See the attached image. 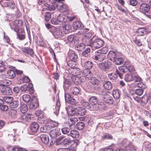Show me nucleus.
Returning <instances> with one entry per match:
<instances>
[{
    "label": "nucleus",
    "mask_w": 151,
    "mask_h": 151,
    "mask_svg": "<svg viewBox=\"0 0 151 151\" xmlns=\"http://www.w3.org/2000/svg\"><path fill=\"white\" fill-rule=\"evenodd\" d=\"M61 143H62V144L64 145L66 147L70 146L71 148H76L78 145L77 140H73L69 137L64 139Z\"/></svg>",
    "instance_id": "obj_1"
},
{
    "label": "nucleus",
    "mask_w": 151,
    "mask_h": 151,
    "mask_svg": "<svg viewBox=\"0 0 151 151\" xmlns=\"http://www.w3.org/2000/svg\"><path fill=\"white\" fill-rule=\"evenodd\" d=\"M63 0H58L56 5V7L61 12H64L68 10V7L61 2Z\"/></svg>",
    "instance_id": "obj_2"
},
{
    "label": "nucleus",
    "mask_w": 151,
    "mask_h": 151,
    "mask_svg": "<svg viewBox=\"0 0 151 151\" xmlns=\"http://www.w3.org/2000/svg\"><path fill=\"white\" fill-rule=\"evenodd\" d=\"M119 70H116V72L121 78H122L123 73L128 70L127 66L123 65L119 67Z\"/></svg>",
    "instance_id": "obj_3"
},
{
    "label": "nucleus",
    "mask_w": 151,
    "mask_h": 151,
    "mask_svg": "<svg viewBox=\"0 0 151 151\" xmlns=\"http://www.w3.org/2000/svg\"><path fill=\"white\" fill-rule=\"evenodd\" d=\"M104 44V42L100 39H97L94 40L92 45L96 49L99 48L102 46Z\"/></svg>",
    "instance_id": "obj_4"
},
{
    "label": "nucleus",
    "mask_w": 151,
    "mask_h": 151,
    "mask_svg": "<svg viewBox=\"0 0 151 151\" xmlns=\"http://www.w3.org/2000/svg\"><path fill=\"white\" fill-rule=\"evenodd\" d=\"M0 90L3 94L5 95H10L12 93L11 89L8 86H0Z\"/></svg>",
    "instance_id": "obj_5"
},
{
    "label": "nucleus",
    "mask_w": 151,
    "mask_h": 151,
    "mask_svg": "<svg viewBox=\"0 0 151 151\" xmlns=\"http://www.w3.org/2000/svg\"><path fill=\"white\" fill-rule=\"evenodd\" d=\"M99 66L102 70L106 71L109 68L110 65L109 62L107 61L99 63Z\"/></svg>",
    "instance_id": "obj_6"
},
{
    "label": "nucleus",
    "mask_w": 151,
    "mask_h": 151,
    "mask_svg": "<svg viewBox=\"0 0 151 151\" xmlns=\"http://www.w3.org/2000/svg\"><path fill=\"white\" fill-rule=\"evenodd\" d=\"M96 110L104 111L108 108L107 106L103 102H99L97 105Z\"/></svg>",
    "instance_id": "obj_7"
},
{
    "label": "nucleus",
    "mask_w": 151,
    "mask_h": 151,
    "mask_svg": "<svg viewBox=\"0 0 151 151\" xmlns=\"http://www.w3.org/2000/svg\"><path fill=\"white\" fill-rule=\"evenodd\" d=\"M76 115L83 116L85 115L86 112V109L81 107H76Z\"/></svg>",
    "instance_id": "obj_8"
},
{
    "label": "nucleus",
    "mask_w": 151,
    "mask_h": 151,
    "mask_svg": "<svg viewBox=\"0 0 151 151\" xmlns=\"http://www.w3.org/2000/svg\"><path fill=\"white\" fill-rule=\"evenodd\" d=\"M39 106L37 98L36 97H34L32 98L31 102L30 104V108L32 109H35Z\"/></svg>",
    "instance_id": "obj_9"
},
{
    "label": "nucleus",
    "mask_w": 151,
    "mask_h": 151,
    "mask_svg": "<svg viewBox=\"0 0 151 151\" xmlns=\"http://www.w3.org/2000/svg\"><path fill=\"white\" fill-rule=\"evenodd\" d=\"M150 6L147 4L143 3L139 6V10L140 12H147L150 10Z\"/></svg>",
    "instance_id": "obj_10"
},
{
    "label": "nucleus",
    "mask_w": 151,
    "mask_h": 151,
    "mask_svg": "<svg viewBox=\"0 0 151 151\" xmlns=\"http://www.w3.org/2000/svg\"><path fill=\"white\" fill-rule=\"evenodd\" d=\"M65 101L67 102L72 104H76V100L72 97L69 94H65Z\"/></svg>",
    "instance_id": "obj_11"
},
{
    "label": "nucleus",
    "mask_w": 151,
    "mask_h": 151,
    "mask_svg": "<svg viewBox=\"0 0 151 151\" xmlns=\"http://www.w3.org/2000/svg\"><path fill=\"white\" fill-rule=\"evenodd\" d=\"M23 23V22L21 20L17 19L15 20L13 22V24L16 27H18V29L17 28L14 29V31L16 32H18L19 31V29L21 28V27L22 26Z\"/></svg>",
    "instance_id": "obj_12"
},
{
    "label": "nucleus",
    "mask_w": 151,
    "mask_h": 151,
    "mask_svg": "<svg viewBox=\"0 0 151 151\" xmlns=\"http://www.w3.org/2000/svg\"><path fill=\"white\" fill-rule=\"evenodd\" d=\"M73 27L74 29L76 30L83 28L84 27L83 25L79 21L74 22L73 24Z\"/></svg>",
    "instance_id": "obj_13"
},
{
    "label": "nucleus",
    "mask_w": 151,
    "mask_h": 151,
    "mask_svg": "<svg viewBox=\"0 0 151 151\" xmlns=\"http://www.w3.org/2000/svg\"><path fill=\"white\" fill-rule=\"evenodd\" d=\"M52 34L56 37H60L63 35L61 31L58 28H55L54 29Z\"/></svg>",
    "instance_id": "obj_14"
},
{
    "label": "nucleus",
    "mask_w": 151,
    "mask_h": 151,
    "mask_svg": "<svg viewBox=\"0 0 151 151\" xmlns=\"http://www.w3.org/2000/svg\"><path fill=\"white\" fill-rule=\"evenodd\" d=\"M33 118V115L27 114L22 115L20 117L21 120L23 121H29Z\"/></svg>",
    "instance_id": "obj_15"
},
{
    "label": "nucleus",
    "mask_w": 151,
    "mask_h": 151,
    "mask_svg": "<svg viewBox=\"0 0 151 151\" xmlns=\"http://www.w3.org/2000/svg\"><path fill=\"white\" fill-rule=\"evenodd\" d=\"M63 86L64 89H67L71 85L72 82L70 79L64 78L63 80Z\"/></svg>",
    "instance_id": "obj_16"
},
{
    "label": "nucleus",
    "mask_w": 151,
    "mask_h": 151,
    "mask_svg": "<svg viewBox=\"0 0 151 151\" xmlns=\"http://www.w3.org/2000/svg\"><path fill=\"white\" fill-rule=\"evenodd\" d=\"M98 53V54H96L94 56L93 58L94 60L99 61H101L106 58V56L104 54L101 53Z\"/></svg>",
    "instance_id": "obj_17"
},
{
    "label": "nucleus",
    "mask_w": 151,
    "mask_h": 151,
    "mask_svg": "<svg viewBox=\"0 0 151 151\" xmlns=\"http://www.w3.org/2000/svg\"><path fill=\"white\" fill-rule=\"evenodd\" d=\"M60 134V131L58 129H53L50 131V135L52 138L58 136Z\"/></svg>",
    "instance_id": "obj_18"
},
{
    "label": "nucleus",
    "mask_w": 151,
    "mask_h": 151,
    "mask_svg": "<svg viewBox=\"0 0 151 151\" xmlns=\"http://www.w3.org/2000/svg\"><path fill=\"white\" fill-rule=\"evenodd\" d=\"M1 5L3 7H9L12 9H13L15 7V4L12 1L10 2H4Z\"/></svg>",
    "instance_id": "obj_19"
},
{
    "label": "nucleus",
    "mask_w": 151,
    "mask_h": 151,
    "mask_svg": "<svg viewBox=\"0 0 151 151\" xmlns=\"http://www.w3.org/2000/svg\"><path fill=\"white\" fill-rule=\"evenodd\" d=\"M8 114L11 118L14 119L17 118L18 115L17 110L15 109H11L9 111Z\"/></svg>",
    "instance_id": "obj_20"
},
{
    "label": "nucleus",
    "mask_w": 151,
    "mask_h": 151,
    "mask_svg": "<svg viewBox=\"0 0 151 151\" xmlns=\"http://www.w3.org/2000/svg\"><path fill=\"white\" fill-rule=\"evenodd\" d=\"M71 25L68 22H67L66 23L64 26L63 27V32L65 34H68L71 30Z\"/></svg>",
    "instance_id": "obj_21"
},
{
    "label": "nucleus",
    "mask_w": 151,
    "mask_h": 151,
    "mask_svg": "<svg viewBox=\"0 0 151 151\" xmlns=\"http://www.w3.org/2000/svg\"><path fill=\"white\" fill-rule=\"evenodd\" d=\"M38 124L36 122H33L30 126V130L33 132H36L39 128Z\"/></svg>",
    "instance_id": "obj_22"
},
{
    "label": "nucleus",
    "mask_w": 151,
    "mask_h": 151,
    "mask_svg": "<svg viewBox=\"0 0 151 151\" xmlns=\"http://www.w3.org/2000/svg\"><path fill=\"white\" fill-rule=\"evenodd\" d=\"M42 142L45 144H47L49 142V137L47 134H42L40 136Z\"/></svg>",
    "instance_id": "obj_23"
},
{
    "label": "nucleus",
    "mask_w": 151,
    "mask_h": 151,
    "mask_svg": "<svg viewBox=\"0 0 151 151\" xmlns=\"http://www.w3.org/2000/svg\"><path fill=\"white\" fill-rule=\"evenodd\" d=\"M81 103L82 106H83L86 109L90 110H92V107L93 106L90 103L86 102L83 100L81 101Z\"/></svg>",
    "instance_id": "obj_24"
},
{
    "label": "nucleus",
    "mask_w": 151,
    "mask_h": 151,
    "mask_svg": "<svg viewBox=\"0 0 151 151\" xmlns=\"http://www.w3.org/2000/svg\"><path fill=\"white\" fill-rule=\"evenodd\" d=\"M6 76L9 78L12 79L15 76L16 74L14 71L9 70L7 71Z\"/></svg>",
    "instance_id": "obj_25"
},
{
    "label": "nucleus",
    "mask_w": 151,
    "mask_h": 151,
    "mask_svg": "<svg viewBox=\"0 0 151 151\" xmlns=\"http://www.w3.org/2000/svg\"><path fill=\"white\" fill-rule=\"evenodd\" d=\"M60 106V101H57L55 106V109H54L53 108V112L57 116L59 114Z\"/></svg>",
    "instance_id": "obj_26"
},
{
    "label": "nucleus",
    "mask_w": 151,
    "mask_h": 151,
    "mask_svg": "<svg viewBox=\"0 0 151 151\" xmlns=\"http://www.w3.org/2000/svg\"><path fill=\"white\" fill-rule=\"evenodd\" d=\"M89 82L92 84L98 85L99 84L100 81L94 77H91L89 78Z\"/></svg>",
    "instance_id": "obj_27"
},
{
    "label": "nucleus",
    "mask_w": 151,
    "mask_h": 151,
    "mask_svg": "<svg viewBox=\"0 0 151 151\" xmlns=\"http://www.w3.org/2000/svg\"><path fill=\"white\" fill-rule=\"evenodd\" d=\"M68 57L71 60L76 61L78 59L77 56L74 52H69Z\"/></svg>",
    "instance_id": "obj_28"
},
{
    "label": "nucleus",
    "mask_w": 151,
    "mask_h": 151,
    "mask_svg": "<svg viewBox=\"0 0 151 151\" xmlns=\"http://www.w3.org/2000/svg\"><path fill=\"white\" fill-rule=\"evenodd\" d=\"M22 50L23 52L29 54L31 56L34 54V52L33 50L28 47L23 48Z\"/></svg>",
    "instance_id": "obj_29"
},
{
    "label": "nucleus",
    "mask_w": 151,
    "mask_h": 151,
    "mask_svg": "<svg viewBox=\"0 0 151 151\" xmlns=\"http://www.w3.org/2000/svg\"><path fill=\"white\" fill-rule=\"evenodd\" d=\"M70 135L72 137L75 138H78L79 136V132L75 130H72L70 131Z\"/></svg>",
    "instance_id": "obj_30"
},
{
    "label": "nucleus",
    "mask_w": 151,
    "mask_h": 151,
    "mask_svg": "<svg viewBox=\"0 0 151 151\" xmlns=\"http://www.w3.org/2000/svg\"><path fill=\"white\" fill-rule=\"evenodd\" d=\"M68 66L70 68H75L78 65L77 62L76 61L70 60L67 63Z\"/></svg>",
    "instance_id": "obj_31"
},
{
    "label": "nucleus",
    "mask_w": 151,
    "mask_h": 151,
    "mask_svg": "<svg viewBox=\"0 0 151 151\" xmlns=\"http://www.w3.org/2000/svg\"><path fill=\"white\" fill-rule=\"evenodd\" d=\"M3 99L4 102L9 104V105L12 100H13V97L10 96H6L3 97Z\"/></svg>",
    "instance_id": "obj_32"
},
{
    "label": "nucleus",
    "mask_w": 151,
    "mask_h": 151,
    "mask_svg": "<svg viewBox=\"0 0 151 151\" xmlns=\"http://www.w3.org/2000/svg\"><path fill=\"white\" fill-rule=\"evenodd\" d=\"M76 108H69L68 109L67 112L68 114L70 116H72L74 115H76Z\"/></svg>",
    "instance_id": "obj_33"
},
{
    "label": "nucleus",
    "mask_w": 151,
    "mask_h": 151,
    "mask_svg": "<svg viewBox=\"0 0 151 151\" xmlns=\"http://www.w3.org/2000/svg\"><path fill=\"white\" fill-rule=\"evenodd\" d=\"M103 86L105 89L109 90L111 89L112 88V84L109 81L105 82Z\"/></svg>",
    "instance_id": "obj_34"
},
{
    "label": "nucleus",
    "mask_w": 151,
    "mask_h": 151,
    "mask_svg": "<svg viewBox=\"0 0 151 151\" xmlns=\"http://www.w3.org/2000/svg\"><path fill=\"white\" fill-rule=\"evenodd\" d=\"M129 63L128 62H125L124 65H126L127 66L128 70L129 71L132 73H134L135 72V70L133 66L130 65H129L128 63Z\"/></svg>",
    "instance_id": "obj_35"
},
{
    "label": "nucleus",
    "mask_w": 151,
    "mask_h": 151,
    "mask_svg": "<svg viewBox=\"0 0 151 151\" xmlns=\"http://www.w3.org/2000/svg\"><path fill=\"white\" fill-rule=\"evenodd\" d=\"M109 56L110 59L114 61L116 59V54L115 52L113 51H110L109 53Z\"/></svg>",
    "instance_id": "obj_36"
},
{
    "label": "nucleus",
    "mask_w": 151,
    "mask_h": 151,
    "mask_svg": "<svg viewBox=\"0 0 151 151\" xmlns=\"http://www.w3.org/2000/svg\"><path fill=\"white\" fill-rule=\"evenodd\" d=\"M20 110L21 112L23 114L25 113L28 110L27 106L23 103L21 104Z\"/></svg>",
    "instance_id": "obj_37"
},
{
    "label": "nucleus",
    "mask_w": 151,
    "mask_h": 151,
    "mask_svg": "<svg viewBox=\"0 0 151 151\" xmlns=\"http://www.w3.org/2000/svg\"><path fill=\"white\" fill-rule=\"evenodd\" d=\"M23 101L26 103H29L31 100V97L29 94H25L22 96Z\"/></svg>",
    "instance_id": "obj_38"
},
{
    "label": "nucleus",
    "mask_w": 151,
    "mask_h": 151,
    "mask_svg": "<svg viewBox=\"0 0 151 151\" xmlns=\"http://www.w3.org/2000/svg\"><path fill=\"white\" fill-rule=\"evenodd\" d=\"M93 66V63L92 62L88 61L86 62L84 65V67L86 69H91Z\"/></svg>",
    "instance_id": "obj_39"
},
{
    "label": "nucleus",
    "mask_w": 151,
    "mask_h": 151,
    "mask_svg": "<svg viewBox=\"0 0 151 151\" xmlns=\"http://www.w3.org/2000/svg\"><path fill=\"white\" fill-rule=\"evenodd\" d=\"M19 104V102L18 101L13 100L9 105V106L11 108H15L18 106Z\"/></svg>",
    "instance_id": "obj_40"
},
{
    "label": "nucleus",
    "mask_w": 151,
    "mask_h": 151,
    "mask_svg": "<svg viewBox=\"0 0 151 151\" xmlns=\"http://www.w3.org/2000/svg\"><path fill=\"white\" fill-rule=\"evenodd\" d=\"M50 126H45L42 127L40 128V131L44 133L49 132L50 131Z\"/></svg>",
    "instance_id": "obj_41"
},
{
    "label": "nucleus",
    "mask_w": 151,
    "mask_h": 151,
    "mask_svg": "<svg viewBox=\"0 0 151 151\" xmlns=\"http://www.w3.org/2000/svg\"><path fill=\"white\" fill-rule=\"evenodd\" d=\"M89 103L93 106L96 105L98 102L97 99L95 96L91 97L89 99Z\"/></svg>",
    "instance_id": "obj_42"
},
{
    "label": "nucleus",
    "mask_w": 151,
    "mask_h": 151,
    "mask_svg": "<svg viewBox=\"0 0 151 151\" xmlns=\"http://www.w3.org/2000/svg\"><path fill=\"white\" fill-rule=\"evenodd\" d=\"M80 91L76 87H72L70 89V92L75 95L79 94Z\"/></svg>",
    "instance_id": "obj_43"
},
{
    "label": "nucleus",
    "mask_w": 151,
    "mask_h": 151,
    "mask_svg": "<svg viewBox=\"0 0 151 151\" xmlns=\"http://www.w3.org/2000/svg\"><path fill=\"white\" fill-rule=\"evenodd\" d=\"M11 83V81L9 80H4L2 82H1V84H0V86H7L9 85H10Z\"/></svg>",
    "instance_id": "obj_44"
},
{
    "label": "nucleus",
    "mask_w": 151,
    "mask_h": 151,
    "mask_svg": "<svg viewBox=\"0 0 151 151\" xmlns=\"http://www.w3.org/2000/svg\"><path fill=\"white\" fill-rule=\"evenodd\" d=\"M29 87L26 84L22 85L20 87V90L22 92H26L28 91L29 89Z\"/></svg>",
    "instance_id": "obj_45"
},
{
    "label": "nucleus",
    "mask_w": 151,
    "mask_h": 151,
    "mask_svg": "<svg viewBox=\"0 0 151 151\" xmlns=\"http://www.w3.org/2000/svg\"><path fill=\"white\" fill-rule=\"evenodd\" d=\"M80 30L77 33H76V34H78L80 35H83L84 34H85L87 32H88L89 29L87 28L85 29H80Z\"/></svg>",
    "instance_id": "obj_46"
},
{
    "label": "nucleus",
    "mask_w": 151,
    "mask_h": 151,
    "mask_svg": "<svg viewBox=\"0 0 151 151\" xmlns=\"http://www.w3.org/2000/svg\"><path fill=\"white\" fill-rule=\"evenodd\" d=\"M91 51L90 49L89 48H87L82 53V55L86 57H89L90 55Z\"/></svg>",
    "instance_id": "obj_47"
},
{
    "label": "nucleus",
    "mask_w": 151,
    "mask_h": 151,
    "mask_svg": "<svg viewBox=\"0 0 151 151\" xmlns=\"http://www.w3.org/2000/svg\"><path fill=\"white\" fill-rule=\"evenodd\" d=\"M127 151H136L135 147L132 144L128 145L126 147Z\"/></svg>",
    "instance_id": "obj_48"
},
{
    "label": "nucleus",
    "mask_w": 151,
    "mask_h": 151,
    "mask_svg": "<svg viewBox=\"0 0 151 151\" xmlns=\"http://www.w3.org/2000/svg\"><path fill=\"white\" fill-rule=\"evenodd\" d=\"M130 97L131 100H133L134 99L138 103H139L141 100L140 98L137 96L136 94H132L130 96Z\"/></svg>",
    "instance_id": "obj_49"
},
{
    "label": "nucleus",
    "mask_w": 151,
    "mask_h": 151,
    "mask_svg": "<svg viewBox=\"0 0 151 151\" xmlns=\"http://www.w3.org/2000/svg\"><path fill=\"white\" fill-rule=\"evenodd\" d=\"M124 79L127 82H130L133 80V76L129 74H126L124 77Z\"/></svg>",
    "instance_id": "obj_50"
},
{
    "label": "nucleus",
    "mask_w": 151,
    "mask_h": 151,
    "mask_svg": "<svg viewBox=\"0 0 151 151\" xmlns=\"http://www.w3.org/2000/svg\"><path fill=\"white\" fill-rule=\"evenodd\" d=\"M108 77L111 80H115L117 77V74L115 73H111L108 75Z\"/></svg>",
    "instance_id": "obj_51"
},
{
    "label": "nucleus",
    "mask_w": 151,
    "mask_h": 151,
    "mask_svg": "<svg viewBox=\"0 0 151 151\" xmlns=\"http://www.w3.org/2000/svg\"><path fill=\"white\" fill-rule=\"evenodd\" d=\"M85 45L83 43H80L76 47V50L80 51H81L85 48Z\"/></svg>",
    "instance_id": "obj_52"
},
{
    "label": "nucleus",
    "mask_w": 151,
    "mask_h": 151,
    "mask_svg": "<svg viewBox=\"0 0 151 151\" xmlns=\"http://www.w3.org/2000/svg\"><path fill=\"white\" fill-rule=\"evenodd\" d=\"M76 127L78 129L81 130L84 128L85 124L82 122H79L76 124Z\"/></svg>",
    "instance_id": "obj_53"
},
{
    "label": "nucleus",
    "mask_w": 151,
    "mask_h": 151,
    "mask_svg": "<svg viewBox=\"0 0 151 151\" xmlns=\"http://www.w3.org/2000/svg\"><path fill=\"white\" fill-rule=\"evenodd\" d=\"M101 139L103 140L106 139H113V137L112 136L111 134L107 133L104 135L101 136Z\"/></svg>",
    "instance_id": "obj_54"
},
{
    "label": "nucleus",
    "mask_w": 151,
    "mask_h": 151,
    "mask_svg": "<svg viewBox=\"0 0 151 151\" xmlns=\"http://www.w3.org/2000/svg\"><path fill=\"white\" fill-rule=\"evenodd\" d=\"M108 51L107 48L106 47H104L101 48L100 50H98L96 52L97 53H101L105 54Z\"/></svg>",
    "instance_id": "obj_55"
},
{
    "label": "nucleus",
    "mask_w": 151,
    "mask_h": 151,
    "mask_svg": "<svg viewBox=\"0 0 151 151\" xmlns=\"http://www.w3.org/2000/svg\"><path fill=\"white\" fill-rule=\"evenodd\" d=\"M146 29L144 28H139L138 29L137 32L141 36H142L146 32Z\"/></svg>",
    "instance_id": "obj_56"
},
{
    "label": "nucleus",
    "mask_w": 151,
    "mask_h": 151,
    "mask_svg": "<svg viewBox=\"0 0 151 151\" xmlns=\"http://www.w3.org/2000/svg\"><path fill=\"white\" fill-rule=\"evenodd\" d=\"M62 133L64 134H67L68 135H70V129L67 127H64L62 129Z\"/></svg>",
    "instance_id": "obj_57"
},
{
    "label": "nucleus",
    "mask_w": 151,
    "mask_h": 151,
    "mask_svg": "<svg viewBox=\"0 0 151 151\" xmlns=\"http://www.w3.org/2000/svg\"><path fill=\"white\" fill-rule=\"evenodd\" d=\"M65 16L63 14H60L57 17V20L58 22H63L65 19Z\"/></svg>",
    "instance_id": "obj_58"
},
{
    "label": "nucleus",
    "mask_w": 151,
    "mask_h": 151,
    "mask_svg": "<svg viewBox=\"0 0 151 151\" xmlns=\"http://www.w3.org/2000/svg\"><path fill=\"white\" fill-rule=\"evenodd\" d=\"M74 76H76L80 75L81 73V70L79 68H76V67L74 68Z\"/></svg>",
    "instance_id": "obj_59"
},
{
    "label": "nucleus",
    "mask_w": 151,
    "mask_h": 151,
    "mask_svg": "<svg viewBox=\"0 0 151 151\" xmlns=\"http://www.w3.org/2000/svg\"><path fill=\"white\" fill-rule=\"evenodd\" d=\"M69 120V123H70V126H71L76 123L77 121V119L75 117H71Z\"/></svg>",
    "instance_id": "obj_60"
},
{
    "label": "nucleus",
    "mask_w": 151,
    "mask_h": 151,
    "mask_svg": "<svg viewBox=\"0 0 151 151\" xmlns=\"http://www.w3.org/2000/svg\"><path fill=\"white\" fill-rule=\"evenodd\" d=\"M104 102L109 104H112L113 103V99L112 96H110L107 99L104 100Z\"/></svg>",
    "instance_id": "obj_61"
},
{
    "label": "nucleus",
    "mask_w": 151,
    "mask_h": 151,
    "mask_svg": "<svg viewBox=\"0 0 151 151\" xmlns=\"http://www.w3.org/2000/svg\"><path fill=\"white\" fill-rule=\"evenodd\" d=\"M113 94L114 98L118 99L120 97V93L119 91L116 90L114 91Z\"/></svg>",
    "instance_id": "obj_62"
},
{
    "label": "nucleus",
    "mask_w": 151,
    "mask_h": 151,
    "mask_svg": "<svg viewBox=\"0 0 151 151\" xmlns=\"http://www.w3.org/2000/svg\"><path fill=\"white\" fill-rule=\"evenodd\" d=\"M115 62V63L117 65H120L122 64L124 62L123 59L122 58H119L114 61Z\"/></svg>",
    "instance_id": "obj_63"
},
{
    "label": "nucleus",
    "mask_w": 151,
    "mask_h": 151,
    "mask_svg": "<svg viewBox=\"0 0 151 151\" xmlns=\"http://www.w3.org/2000/svg\"><path fill=\"white\" fill-rule=\"evenodd\" d=\"M46 120V117L44 116H42L38 119V122L40 124H43Z\"/></svg>",
    "instance_id": "obj_64"
}]
</instances>
